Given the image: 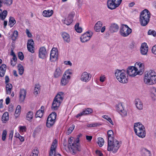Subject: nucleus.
Segmentation results:
<instances>
[{
	"label": "nucleus",
	"instance_id": "obj_19",
	"mask_svg": "<svg viewBox=\"0 0 156 156\" xmlns=\"http://www.w3.org/2000/svg\"><path fill=\"white\" fill-rule=\"evenodd\" d=\"M47 53L46 49L44 47L40 48L39 52V57L40 58L43 59L46 55Z\"/></svg>",
	"mask_w": 156,
	"mask_h": 156
},
{
	"label": "nucleus",
	"instance_id": "obj_54",
	"mask_svg": "<svg viewBox=\"0 0 156 156\" xmlns=\"http://www.w3.org/2000/svg\"><path fill=\"white\" fill-rule=\"evenodd\" d=\"M18 57L19 59L21 60H23L24 58V55L23 53L20 52L18 53Z\"/></svg>",
	"mask_w": 156,
	"mask_h": 156
},
{
	"label": "nucleus",
	"instance_id": "obj_38",
	"mask_svg": "<svg viewBox=\"0 0 156 156\" xmlns=\"http://www.w3.org/2000/svg\"><path fill=\"white\" fill-rule=\"evenodd\" d=\"M2 3L7 6L10 5L12 3V0H2Z\"/></svg>",
	"mask_w": 156,
	"mask_h": 156
},
{
	"label": "nucleus",
	"instance_id": "obj_8",
	"mask_svg": "<svg viewBox=\"0 0 156 156\" xmlns=\"http://www.w3.org/2000/svg\"><path fill=\"white\" fill-rule=\"evenodd\" d=\"M122 1V0H108L107 7L110 9H115L119 6Z\"/></svg>",
	"mask_w": 156,
	"mask_h": 156
},
{
	"label": "nucleus",
	"instance_id": "obj_2",
	"mask_svg": "<svg viewBox=\"0 0 156 156\" xmlns=\"http://www.w3.org/2000/svg\"><path fill=\"white\" fill-rule=\"evenodd\" d=\"M126 72L124 69H117L115 70V75L117 80L120 83H126L128 82V77L126 75Z\"/></svg>",
	"mask_w": 156,
	"mask_h": 156
},
{
	"label": "nucleus",
	"instance_id": "obj_55",
	"mask_svg": "<svg viewBox=\"0 0 156 156\" xmlns=\"http://www.w3.org/2000/svg\"><path fill=\"white\" fill-rule=\"evenodd\" d=\"M75 128V126L73 124L72 126L69 128V134L71 133L74 129Z\"/></svg>",
	"mask_w": 156,
	"mask_h": 156
},
{
	"label": "nucleus",
	"instance_id": "obj_63",
	"mask_svg": "<svg viewBox=\"0 0 156 156\" xmlns=\"http://www.w3.org/2000/svg\"><path fill=\"white\" fill-rule=\"evenodd\" d=\"M5 83L6 84L8 83L9 81V79L8 76H5Z\"/></svg>",
	"mask_w": 156,
	"mask_h": 156
},
{
	"label": "nucleus",
	"instance_id": "obj_26",
	"mask_svg": "<svg viewBox=\"0 0 156 156\" xmlns=\"http://www.w3.org/2000/svg\"><path fill=\"white\" fill-rule=\"evenodd\" d=\"M34 117V114L33 112L31 111L28 112L26 115V119L27 120L31 122L32 121V119Z\"/></svg>",
	"mask_w": 156,
	"mask_h": 156
},
{
	"label": "nucleus",
	"instance_id": "obj_56",
	"mask_svg": "<svg viewBox=\"0 0 156 156\" xmlns=\"http://www.w3.org/2000/svg\"><path fill=\"white\" fill-rule=\"evenodd\" d=\"M82 136V134L81 133H80L78 134L77 136V138L76 139V143H79V138Z\"/></svg>",
	"mask_w": 156,
	"mask_h": 156
},
{
	"label": "nucleus",
	"instance_id": "obj_58",
	"mask_svg": "<svg viewBox=\"0 0 156 156\" xmlns=\"http://www.w3.org/2000/svg\"><path fill=\"white\" fill-rule=\"evenodd\" d=\"M55 150H50L49 152V156H55Z\"/></svg>",
	"mask_w": 156,
	"mask_h": 156
},
{
	"label": "nucleus",
	"instance_id": "obj_29",
	"mask_svg": "<svg viewBox=\"0 0 156 156\" xmlns=\"http://www.w3.org/2000/svg\"><path fill=\"white\" fill-rule=\"evenodd\" d=\"M7 13V11L5 10L3 12L1 9H0V20H4L5 18Z\"/></svg>",
	"mask_w": 156,
	"mask_h": 156
},
{
	"label": "nucleus",
	"instance_id": "obj_34",
	"mask_svg": "<svg viewBox=\"0 0 156 156\" xmlns=\"http://www.w3.org/2000/svg\"><path fill=\"white\" fill-rule=\"evenodd\" d=\"M62 74V71L59 67L57 68L54 73V76L56 78L60 76Z\"/></svg>",
	"mask_w": 156,
	"mask_h": 156
},
{
	"label": "nucleus",
	"instance_id": "obj_9",
	"mask_svg": "<svg viewBox=\"0 0 156 156\" xmlns=\"http://www.w3.org/2000/svg\"><path fill=\"white\" fill-rule=\"evenodd\" d=\"M132 32L131 29L126 25H122L120 30V34L122 36H128Z\"/></svg>",
	"mask_w": 156,
	"mask_h": 156
},
{
	"label": "nucleus",
	"instance_id": "obj_16",
	"mask_svg": "<svg viewBox=\"0 0 156 156\" xmlns=\"http://www.w3.org/2000/svg\"><path fill=\"white\" fill-rule=\"evenodd\" d=\"M127 73L129 75L132 77H134L138 75V73L134 66L129 67L127 69Z\"/></svg>",
	"mask_w": 156,
	"mask_h": 156
},
{
	"label": "nucleus",
	"instance_id": "obj_14",
	"mask_svg": "<svg viewBox=\"0 0 156 156\" xmlns=\"http://www.w3.org/2000/svg\"><path fill=\"white\" fill-rule=\"evenodd\" d=\"M92 35V32H87L81 36L80 38V41L83 43L86 42L90 39Z\"/></svg>",
	"mask_w": 156,
	"mask_h": 156
},
{
	"label": "nucleus",
	"instance_id": "obj_23",
	"mask_svg": "<svg viewBox=\"0 0 156 156\" xmlns=\"http://www.w3.org/2000/svg\"><path fill=\"white\" fill-rule=\"evenodd\" d=\"M6 69V66L5 64H2L0 66V76L3 77Z\"/></svg>",
	"mask_w": 156,
	"mask_h": 156
},
{
	"label": "nucleus",
	"instance_id": "obj_30",
	"mask_svg": "<svg viewBox=\"0 0 156 156\" xmlns=\"http://www.w3.org/2000/svg\"><path fill=\"white\" fill-rule=\"evenodd\" d=\"M9 119V113L7 112H5L3 115L2 119L3 122L5 123Z\"/></svg>",
	"mask_w": 156,
	"mask_h": 156
},
{
	"label": "nucleus",
	"instance_id": "obj_43",
	"mask_svg": "<svg viewBox=\"0 0 156 156\" xmlns=\"http://www.w3.org/2000/svg\"><path fill=\"white\" fill-rule=\"evenodd\" d=\"M18 69L20 74L22 75L23 74L24 69L23 66L21 64H19L18 66Z\"/></svg>",
	"mask_w": 156,
	"mask_h": 156
},
{
	"label": "nucleus",
	"instance_id": "obj_40",
	"mask_svg": "<svg viewBox=\"0 0 156 156\" xmlns=\"http://www.w3.org/2000/svg\"><path fill=\"white\" fill-rule=\"evenodd\" d=\"M57 141L56 139H55L53 142L52 145L51 147L50 150L55 151V149L57 147Z\"/></svg>",
	"mask_w": 156,
	"mask_h": 156
},
{
	"label": "nucleus",
	"instance_id": "obj_18",
	"mask_svg": "<svg viewBox=\"0 0 156 156\" xmlns=\"http://www.w3.org/2000/svg\"><path fill=\"white\" fill-rule=\"evenodd\" d=\"M26 91L23 89H21L19 92V100L20 102H23L26 95Z\"/></svg>",
	"mask_w": 156,
	"mask_h": 156
},
{
	"label": "nucleus",
	"instance_id": "obj_39",
	"mask_svg": "<svg viewBox=\"0 0 156 156\" xmlns=\"http://www.w3.org/2000/svg\"><path fill=\"white\" fill-rule=\"evenodd\" d=\"M62 36L64 41L68 43V34L65 32H64L62 34Z\"/></svg>",
	"mask_w": 156,
	"mask_h": 156
},
{
	"label": "nucleus",
	"instance_id": "obj_64",
	"mask_svg": "<svg viewBox=\"0 0 156 156\" xmlns=\"http://www.w3.org/2000/svg\"><path fill=\"white\" fill-rule=\"evenodd\" d=\"M86 139L89 141L90 142L91 141L92 138V136H86Z\"/></svg>",
	"mask_w": 156,
	"mask_h": 156
},
{
	"label": "nucleus",
	"instance_id": "obj_47",
	"mask_svg": "<svg viewBox=\"0 0 156 156\" xmlns=\"http://www.w3.org/2000/svg\"><path fill=\"white\" fill-rule=\"evenodd\" d=\"M44 112H42V110H38L36 112V117H39L41 118L42 117Z\"/></svg>",
	"mask_w": 156,
	"mask_h": 156
},
{
	"label": "nucleus",
	"instance_id": "obj_49",
	"mask_svg": "<svg viewBox=\"0 0 156 156\" xmlns=\"http://www.w3.org/2000/svg\"><path fill=\"white\" fill-rule=\"evenodd\" d=\"M27 48L28 51L32 53L34 52V45L27 46Z\"/></svg>",
	"mask_w": 156,
	"mask_h": 156
},
{
	"label": "nucleus",
	"instance_id": "obj_61",
	"mask_svg": "<svg viewBox=\"0 0 156 156\" xmlns=\"http://www.w3.org/2000/svg\"><path fill=\"white\" fill-rule=\"evenodd\" d=\"M26 127L24 126H20V131L23 132L25 131L26 130Z\"/></svg>",
	"mask_w": 156,
	"mask_h": 156
},
{
	"label": "nucleus",
	"instance_id": "obj_41",
	"mask_svg": "<svg viewBox=\"0 0 156 156\" xmlns=\"http://www.w3.org/2000/svg\"><path fill=\"white\" fill-rule=\"evenodd\" d=\"M79 23H76L75 25V30L77 33H80L82 31V29L81 27H79Z\"/></svg>",
	"mask_w": 156,
	"mask_h": 156
},
{
	"label": "nucleus",
	"instance_id": "obj_15",
	"mask_svg": "<svg viewBox=\"0 0 156 156\" xmlns=\"http://www.w3.org/2000/svg\"><path fill=\"white\" fill-rule=\"evenodd\" d=\"M116 108L117 111L122 116L124 117L127 115V112L124 109L121 103H118L116 105Z\"/></svg>",
	"mask_w": 156,
	"mask_h": 156
},
{
	"label": "nucleus",
	"instance_id": "obj_27",
	"mask_svg": "<svg viewBox=\"0 0 156 156\" xmlns=\"http://www.w3.org/2000/svg\"><path fill=\"white\" fill-rule=\"evenodd\" d=\"M53 12L52 10H45L43 12L42 14L44 16L48 17L51 16Z\"/></svg>",
	"mask_w": 156,
	"mask_h": 156
},
{
	"label": "nucleus",
	"instance_id": "obj_6",
	"mask_svg": "<svg viewBox=\"0 0 156 156\" xmlns=\"http://www.w3.org/2000/svg\"><path fill=\"white\" fill-rule=\"evenodd\" d=\"M69 144H70L69 149H71L70 151L72 154H75L77 151H81L79 143H76V139L73 137L71 136L69 138Z\"/></svg>",
	"mask_w": 156,
	"mask_h": 156
},
{
	"label": "nucleus",
	"instance_id": "obj_5",
	"mask_svg": "<svg viewBox=\"0 0 156 156\" xmlns=\"http://www.w3.org/2000/svg\"><path fill=\"white\" fill-rule=\"evenodd\" d=\"M121 143L115 139L108 141V150L112 151L113 153L116 152L120 146Z\"/></svg>",
	"mask_w": 156,
	"mask_h": 156
},
{
	"label": "nucleus",
	"instance_id": "obj_57",
	"mask_svg": "<svg viewBox=\"0 0 156 156\" xmlns=\"http://www.w3.org/2000/svg\"><path fill=\"white\" fill-rule=\"evenodd\" d=\"M151 51L153 53L156 55V44L152 47Z\"/></svg>",
	"mask_w": 156,
	"mask_h": 156
},
{
	"label": "nucleus",
	"instance_id": "obj_37",
	"mask_svg": "<svg viewBox=\"0 0 156 156\" xmlns=\"http://www.w3.org/2000/svg\"><path fill=\"white\" fill-rule=\"evenodd\" d=\"M63 152L67 154L68 152V145L67 144V143L66 142L63 143Z\"/></svg>",
	"mask_w": 156,
	"mask_h": 156
},
{
	"label": "nucleus",
	"instance_id": "obj_45",
	"mask_svg": "<svg viewBox=\"0 0 156 156\" xmlns=\"http://www.w3.org/2000/svg\"><path fill=\"white\" fill-rule=\"evenodd\" d=\"M104 139L101 137H99L98 138V144L99 146L101 147H102L104 144Z\"/></svg>",
	"mask_w": 156,
	"mask_h": 156
},
{
	"label": "nucleus",
	"instance_id": "obj_17",
	"mask_svg": "<svg viewBox=\"0 0 156 156\" xmlns=\"http://www.w3.org/2000/svg\"><path fill=\"white\" fill-rule=\"evenodd\" d=\"M68 81V70L66 71L63 74L61 81V84L62 85H65Z\"/></svg>",
	"mask_w": 156,
	"mask_h": 156
},
{
	"label": "nucleus",
	"instance_id": "obj_22",
	"mask_svg": "<svg viewBox=\"0 0 156 156\" xmlns=\"http://www.w3.org/2000/svg\"><path fill=\"white\" fill-rule=\"evenodd\" d=\"M135 104L136 106L139 110H142L143 108V104L142 101L138 99H136L135 100Z\"/></svg>",
	"mask_w": 156,
	"mask_h": 156
},
{
	"label": "nucleus",
	"instance_id": "obj_13",
	"mask_svg": "<svg viewBox=\"0 0 156 156\" xmlns=\"http://www.w3.org/2000/svg\"><path fill=\"white\" fill-rule=\"evenodd\" d=\"M58 58L57 49L56 48H53L51 51L50 55V60L52 62L55 61Z\"/></svg>",
	"mask_w": 156,
	"mask_h": 156
},
{
	"label": "nucleus",
	"instance_id": "obj_12",
	"mask_svg": "<svg viewBox=\"0 0 156 156\" xmlns=\"http://www.w3.org/2000/svg\"><path fill=\"white\" fill-rule=\"evenodd\" d=\"M91 77V76L90 73L84 72L81 75L80 80L83 82L87 83L90 80Z\"/></svg>",
	"mask_w": 156,
	"mask_h": 156
},
{
	"label": "nucleus",
	"instance_id": "obj_48",
	"mask_svg": "<svg viewBox=\"0 0 156 156\" xmlns=\"http://www.w3.org/2000/svg\"><path fill=\"white\" fill-rule=\"evenodd\" d=\"M102 117L107 120L112 125H114L113 123L112 122L111 119L107 115H104L102 116Z\"/></svg>",
	"mask_w": 156,
	"mask_h": 156
},
{
	"label": "nucleus",
	"instance_id": "obj_46",
	"mask_svg": "<svg viewBox=\"0 0 156 156\" xmlns=\"http://www.w3.org/2000/svg\"><path fill=\"white\" fill-rule=\"evenodd\" d=\"M38 153V150L37 148L34 149L30 156H37Z\"/></svg>",
	"mask_w": 156,
	"mask_h": 156
},
{
	"label": "nucleus",
	"instance_id": "obj_28",
	"mask_svg": "<svg viewBox=\"0 0 156 156\" xmlns=\"http://www.w3.org/2000/svg\"><path fill=\"white\" fill-rule=\"evenodd\" d=\"M102 23L100 21H98L95 24L94 26V30L97 32H99L102 26Z\"/></svg>",
	"mask_w": 156,
	"mask_h": 156
},
{
	"label": "nucleus",
	"instance_id": "obj_31",
	"mask_svg": "<svg viewBox=\"0 0 156 156\" xmlns=\"http://www.w3.org/2000/svg\"><path fill=\"white\" fill-rule=\"evenodd\" d=\"M21 109V108L20 105H18L17 106L14 114L16 118H17L19 116L20 114Z\"/></svg>",
	"mask_w": 156,
	"mask_h": 156
},
{
	"label": "nucleus",
	"instance_id": "obj_36",
	"mask_svg": "<svg viewBox=\"0 0 156 156\" xmlns=\"http://www.w3.org/2000/svg\"><path fill=\"white\" fill-rule=\"evenodd\" d=\"M16 23V21L14 18L12 17H10L9 22V25L10 27H12Z\"/></svg>",
	"mask_w": 156,
	"mask_h": 156
},
{
	"label": "nucleus",
	"instance_id": "obj_35",
	"mask_svg": "<svg viewBox=\"0 0 156 156\" xmlns=\"http://www.w3.org/2000/svg\"><path fill=\"white\" fill-rule=\"evenodd\" d=\"M75 15V13L73 12H70L69 14V25L73 22V18Z\"/></svg>",
	"mask_w": 156,
	"mask_h": 156
},
{
	"label": "nucleus",
	"instance_id": "obj_33",
	"mask_svg": "<svg viewBox=\"0 0 156 156\" xmlns=\"http://www.w3.org/2000/svg\"><path fill=\"white\" fill-rule=\"evenodd\" d=\"M12 87V85L10 83L7 84L6 86V89L7 94H9L11 93Z\"/></svg>",
	"mask_w": 156,
	"mask_h": 156
},
{
	"label": "nucleus",
	"instance_id": "obj_10",
	"mask_svg": "<svg viewBox=\"0 0 156 156\" xmlns=\"http://www.w3.org/2000/svg\"><path fill=\"white\" fill-rule=\"evenodd\" d=\"M56 117V114L55 112H52L48 118L46 126L48 127H51L54 124Z\"/></svg>",
	"mask_w": 156,
	"mask_h": 156
},
{
	"label": "nucleus",
	"instance_id": "obj_52",
	"mask_svg": "<svg viewBox=\"0 0 156 156\" xmlns=\"http://www.w3.org/2000/svg\"><path fill=\"white\" fill-rule=\"evenodd\" d=\"M34 42L33 40L32 39H30L28 40L27 44V46L33 45H34Z\"/></svg>",
	"mask_w": 156,
	"mask_h": 156
},
{
	"label": "nucleus",
	"instance_id": "obj_4",
	"mask_svg": "<svg viewBox=\"0 0 156 156\" xmlns=\"http://www.w3.org/2000/svg\"><path fill=\"white\" fill-rule=\"evenodd\" d=\"M134 129L136 134L140 137L143 138L146 136V131L144 126L141 123L134 124Z\"/></svg>",
	"mask_w": 156,
	"mask_h": 156
},
{
	"label": "nucleus",
	"instance_id": "obj_50",
	"mask_svg": "<svg viewBox=\"0 0 156 156\" xmlns=\"http://www.w3.org/2000/svg\"><path fill=\"white\" fill-rule=\"evenodd\" d=\"M85 115L89 114L92 112V110L90 108H87V109L83 111Z\"/></svg>",
	"mask_w": 156,
	"mask_h": 156
},
{
	"label": "nucleus",
	"instance_id": "obj_53",
	"mask_svg": "<svg viewBox=\"0 0 156 156\" xmlns=\"http://www.w3.org/2000/svg\"><path fill=\"white\" fill-rule=\"evenodd\" d=\"M148 34L149 35L152 34L154 37H155L156 36V32L155 31L151 30H149L148 32Z\"/></svg>",
	"mask_w": 156,
	"mask_h": 156
},
{
	"label": "nucleus",
	"instance_id": "obj_62",
	"mask_svg": "<svg viewBox=\"0 0 156 156\" xmlns=\"http://www.w3.org/2000/svg\"><path fill=\"white\" fill-rule=\"evenodd\" d=\"M77 2L78 8H80L82 5V1L81 0H77Z\"/></svg>",
	"mask_w": 156,
	"mask_h": 156
},
{
	"label": "nucleus",
	"instance_id": "obj_59",
	"mask_svg": "<svg viewBox=\"0 0 156 156\" xmlns=\"http://www.w3.org/2000/svg\"><path fill=\"white\" fill-rule=\"evenodd\" d=\"M96 153L98 156H104V155L99 150H96Z\"/></svg>",
	"mask_w": 156,
	"mask_h": 156
},
{
	"label": "nucleus",
	"instance_id": "obj_51",
	"mask_svg": "<svg viewBox=\"0 0 156 156\" xmlns=\"http://www.w3.org/2000/svg\"><path fill=\"white\" fill-rule=\"evenodd\" d=\"M7 135V131L6 130H3L2 135V140L3 141L5 140L6 136Z\"/></svg>",
	"mask_w": 156,
	"mask_h": 156
},
{
	"label": "nucleus",
	"instance_id": "obj_32",
	"mask_svg": "<svg viewBox=\"0 0 156 156\" xmlns=\"http://www.w3.org/2000/svg\"><path fill=\"white\" fill-rule=\"evenodd\" d=\"M108 141L115 140L113 138V132L111 130H109L107 132Z\"/></svg>",
	"mask_w": 156,
	"mask_h": 156
},
{
	"label": "nucleus",
	"instance_id": "obj_60",
	"mask_svg": "<svg viewBox=\"0 0 156 156\" xmlns=\"http://www.w3.org/2000/svg\"><path fill=\"white\" fill-rule=\"evenodd\" d=\"M26 33L28 37H31L32 35L28 29H27L26 30Z\"/></svg>",
	"mask_w": 156,
	"mask_h": 156
},
{
	"label": "nucleus",
	"instance_id": "obj_21",
	"mask_svg": "<svg viewBox=\"0 0 156 156\" xmlns=\"http://www.w3.org/2000/svg\"><path fill=\"white\" fill-rule=\"evenodd\" d=\"M119 27L115 23L112 24L109 28V30L112 33L116 32L118 30Z\"/></svg>",
	"mask_w": 156,
	"mask_h": 156
},
{
	"label": "nucleus",
	"instance_id": "obj_42",
	"mask_svg": "<svg viewBox=\"0 0 156 156\" xmlns=\"http://www.w3.org/2000/svg\"><path fill=\"white\" fill-rule=\"evenodd\" d=\"M40 86L39 84H36L35 87V88L34 91V94L37 95L38 94L40 88Z\"/></svg>",
	"mask_w": 156,
	"mask_h": 156
},
{
	"label": "nucleus",
	"instance_id": "obj_25",
	"mask_svg": "<svg viewBox=\"0 0 156 156\" xmlns=\"http://www.w3.org/2000/svg\"><path fill=\"white\" fill-rule=\"evenodd\" d=\"M151 97L153 101L156 100V88L153 87L151 89Z\"/></svg>",
	"mask_w": 156,
	"mask_h": 156
},
{
	"label": "nucleus",
	"instance_id": "obj_44",
	"mask_svg": "<svg viewBox=\"0 0 156 156\" xmlns=\"http://www.w3.org/2000/svg\"><path fill=\"white\" fill-rule=\"evenodd\" d=\"M18 36V32L17 31L15 30L13 33L12 35V39L13 41H15L17 38Z\"/></svg>",
	"mask_w": 156,
	"mask_h": 156
},
{
	"label": "nucleus",
	"instance_id": "obj_7",
	"mask_svg": "<svg viewBox=\"0 0 156 156\" xmlns=\"http://www.w3.org/2000/svg\"><path fill=\"white\" fill-rule=\"evenodd\" d=\"M63 92H60L55 97L52 103L51 108L53 110L58 109L63 100Z\"/></svg>",
	"mask_w": 156,
	"mask_h": 156
},
{
	"label": "nucleus",
	"instance_id": "obj_24",
	"mask_svg": "<svg viewBox=\"0 0 156 156\" xmlns=\"http://www.w3.org/2000/svg\"><path fill=\"white\" fill-rule=\"evenodd\" d=\"M141 152V154L142 156H151V151L146 148H142Z\"/></svg>",
	"mask_w": 156,
	"mask_h": 156
},
{
	"label": "nucleus",
	"instance_id": "obj_1",
	"mask_svg": "<svg viewBox=\"0 0 156 156\" xmlns=\"http://www.w3.org/2000/svg\"><path fill=\"white\" fill-rule=\"evenodd\" d=\"M144 82L151 85L156 83V73L154 71L150 70L145 73L144 76Z\"/></svg>",
	"mask_w": 156,
	"mask_h": 156
},
{
	"label": "nucleus",
	"instance_id": "obj_20",
	"mask_svg": "<svg viewBox=\"0 0 156 156\" xmlns=\"http://www.w3.org/2000/svg\"><path fill=\"white\" fill-rule=\"evenodd\" d=\"M148 51V47L147 44L144 43L141 44L140 51L142 54L146 55Z\"/></svg>",
	"mask_w": 156,
	"mask_h": 156
},
{
	"label": "nucleus",
	"instance_id": "obj_3",
	"mask_svg": "<svg viewBox=\"0 0 156 156\" xmlns=\"http://www.w3.org/2000/svg\"><path fill=\"white\" fill-rule=\"evenodd\" d=\"M150 16V13L147 9H145L141 12L140 15V21L142 26H145L148 24Z\"/></svg>",
	"mask_w": 156,
	"mask_h": 156
},
{
	"label": "nucleus",
	"instance_id": "obj_11",
	"mask_svg": "<svg viewBox=\"0 0 156 156\" xmlns=\"http://www.w3.org/2000/svg\"><path fill=\"white\" fill-rule=\"evenodd\" d=\"M138 73V75H141L144 71V65L140 62H136L134 66Z\"/></svg>",
	"mask_w": 156,
	"mask_h": 156
}]
</instances>
